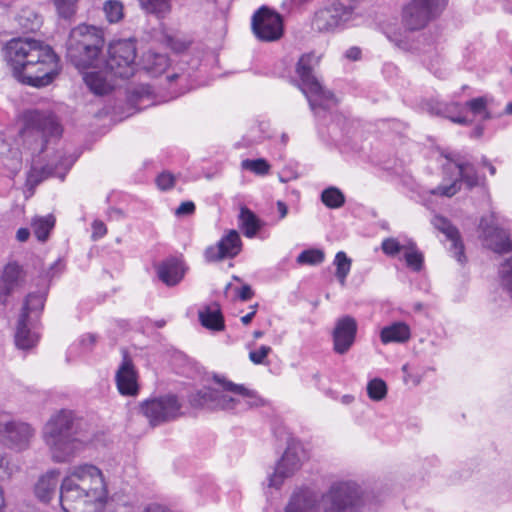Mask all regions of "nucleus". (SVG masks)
Instances as JSON below:
<instances>
[{"mask_svg": "<svg viewBox=\"0 0 512 512\" xmlns=\"http://www.w3.org/2000/svg\"><path fill=\"white\" fill-rule=\"evenodd\" d=\"M5 59L14 77L33 87L49 85L59 70V59L53 49L30 38L10 40L5 46Z\"/></svg>", "mask_w": 512, "mask_h": 512, "instance_id": "obj_1", "label": "nucleus"}, {"mask_svg": "<svg viewBox=\"0 0 512 512\" xmlns=\"http://www.w3.org/2000/svg\"><path fill=\"white\" fill-rule=\"evenodd\" d=\"M108 498L109 491L102 470L89 463L70 467L59 488L63 512H101Z\"/></svg>", "mask_w": 512, "mask_h": 512, "instance_id": "obj_2", "label": "nucleus"}, {"mask_svg": "<svg viewBox=\"0 0 512 512\" xmlns=\"http://www.w3.org/2000/svg\"><path fill=\"white\" fill-rule=\"evenodd\" d=\"M361 487L354 481H335L322 493L310 489L295 491L285 512H362Z\"/></svg>", "mask_w": 512, "mask_h": 512, "instance_id": "obj_3", "label": "nucleus"}, {"mask_svg": "<svg viewBox=\"0 0 512 512\" xmlns=\"http://www.w3.org/2000/svg\"><path fill=\"white\" fill-rule=\"evenodd\" d=\"M42 439L56 463L70 461L89 441L88 436L79 430V422L74 413L66 409L50 416L43 427Z\"/></svg>", "mask_w": 512, "mask_h": 512, "instance_id": "obj_4", "label": "nucleus"}, {"mask_svg": "<svg viewBox=\"0 0 512 512\" xmlns=\"http://www.w3.org/2000/svg\"><path fill=\"white\" fill-rule=\"evenodd\" d=\"M214 379L220 388L204 387L192 393L189 396L192 407L241 413L263 405V399L244 385L222 380L218 376Z\"/></svg>", "mask_w": 512, "mask_h": 512, "instance_id": "obj_5", "label": "nucleus"}, {"mask_svg": "<svg viewBox=\"0 0 512 512\" xmlns=\"http://www.w3.org/2000/svg\"><path fill=\"white\" fill-rule=\"evenodd\" d=\"M105 46L104 33L94 25L80 24L71 29L66 41V58L80 71L96 67Z\"/></svg>", "mask_w": 512, "mask_h": 512, "instance_id": "obj_6", "label": "nucleus"}, {"mask_svg": "<svg viewBox=\"0 0 512 512\" xmlns=\"http://www.w3.org/2000/svg\"><path fill=\"white\" fill-rule=\"evenodd\" d=\"M320 58L314 53L301 56L297 63L296 72L301 79L300 89L306 96L311 110L318 115L320 110H329L336 106L337 99L334 94L325 89L314 75V68L319 64Z\"/></svg>", "mask_w": 512, "mask_h": 512, "instance_id": "obj_7", "label": "nucleus"}, {"mask_svg": "<svg viewBox=\"0 0 512 512\" xmlns=\"http://www.w3.org/2000/svg\"><path fill=\"white\" fill-rule=\"evenodd\" d=\"M21 137L33 151L43 153L51 138H58L62 133L55 116L49 111L29 110L23 114Z\"/></svg>", "mask_w": 512, "mask_h": 512, "instance_id": "obj_8", "label": "nucleus"}, {"mask_svg": "<svg viewBox=\"0 0 512 512\" xmlns=\"http://www.w3.org/2000/svg\"><path fill=\"white\" fill-rule=\"evenodd\" d=\"M447 162L443 164L444 179L451 181L450 184H441L432 191V194L452 197L464 183L467 188L472 189L481 185L483 178L478 175L474 166L461 160L458 154H445Z\"/></svg>", "mask_w": 512, "mask_h": 512, "instance_id": "obj_9", "label": "nucleus"}, {"mask_svg": "<svg viewBox=\"0 0 512 512\" xmlns=\"http://www.w3.org/2000/svg\"><path fill=\"white\" fill-rule=\"evenodd\" d=\"M36 435L35 428L28 422L12 419L0 411V441L10 450L22 452L30 448Z\"/></svg>", "mask_w": 512, "mask_h": 512, "instance_id": "obj_10", "label": "nucleus"}, {"mask_svg": "<svg viewBox=\"0 0 512 512\" xmlns=\"http://www.w3.org/2000/svg\"><path fill=\"white\" fill-rule=\"evenodd\" d=\"M136 42L134 39H122L110 43L106 68L115 77L129 78L136 69Z\"/></svg>", "mask_w": 512, "mask_h": 512, "instance_id": "obj_11", "label": "nucleus"}, {"mask_svg": "<svg viewBox=\"0 0 512 512\" xmlns=\"http://www.w3.org/2000/svg\"><path fill=\"white\" fill-rule=\"evenodd\" d=\"M181 408L178 398L172 394L150 398L140 404V412L152 427L177 419L181 415Z\"/></svg>", "mask_w": 512, "mask_h": 512, "instance_id": "obj_12", "label": "nucleus"}, {"mask_svg": "<svg viewBox=\"0 0 512 512\" xmlns=\"http://www.w3.org/2000/svg\"><path fill=\"white\" fill-rule=\"evenodd\" d=\"M448 0H412L402 12V22L409 31L423 29L447 4Z\"/></svg>", "mask_w": 512, "mask_h": 512, "instance_id": "obj_13", "label": "nucleus"}, {"mask_svg": "<svg viewBox=\"0 0 512 512\" xmlns=\"http://www.w3.org/2000/svg\"><path fill=\"white\" fill-rule=\"evenodd\" d=\"M73 162L74 160L70 156L66 157L59 152L45 165H42L38 159H33L26 178L27 188L32 191L48 177H58L63 180Z\"/></svg>", "mask_w": 512, "mask_h": 512, "instance_id": "obj_14", "label": "nucleus"}, {"mask_svg": "<svg viewBox=\"0 0 512 512\" xmlns=\"http://www.w3.org/2000/svg\"><path fill=\"white\" fill-rule=\"evenodd\" d=\"M252 30L261 41H276L283 35V19L277 12L263 6L252 17Z\"/></svg>", "mask_w": 512, "mask_h": 512, "instance_id": "obj_15", "label": "nucleus"}, {"mask_svg": "<svg viewBox=\"0 0 512 512\" xmlns=\"http://www.w3.org/2000/svg\"><path fill=\"white\" fill-rule=\"evenodd\" d=\"M480 238L483 245L497 254L507 253L512 243L506 231L496 223L494 215L483 216L479 224Z\"/></svg>", "mask_w": 512, "mask_h": 512, "instance_id": "obj_16", "label": "nucleus"}, {"mask_svg": "<svg viewBox=\"0 0 512 512\" xmlns=\"http://www.w3.org/2000/svg\"><path fill=\"white\" fill-rule=\"evenodd\" d=\"M242 251V240L238 231L228 230L216 245L208 246L204 251L207 262H219L224 259H232Z\"/></svg>", "mask_w": 512, "mask_h": 512, "instance_id": "obj_17", "label": "nucleus"}, {"mask_svg": "<svg viewBox=\"0 0 512 512\" xmlns=\"http://www.w3.org/2000/svg\"><path fill=\"white\" fill-rule=\"evenodd\" d=\"M26 273L22 266L16 262H9L0 276V302L8 303L12 294L20 290L25 283Z\"/></svg>", "mask_w": 512, "mask_h": 512, "instance_id": "obj_18", "label": "nucleus"}, {"mask_svg": "<svg viewBox=\"0 0 512 512\" xmlns=\"http://www.w3.org/2000/svg\"><path fill=\"white\" fill-rule=\"evenodd\" d=\"M357 322L349 316L339 318L333 329V348L338 354H345L354 344L357 333Z\"/></svg>", "mask_w": 512, "mask_h": 512, "instance_id": "obj_19", "label": "nucleus"}, {"mask_svg": "<svg viewBox=\"0 0 512 512\" xmlns=\"http://www.w3.org/2000/svg\"><path fill=\"white\" fill-rule=\"evenodd\" d=\"M301 466V459L295 447L289 446L280 461L277 463L275 471L269 477V486L279 488L284 480L291 477Z\"/></svg>", "mask_w": 512, "mask_h": 512, "instance_id": "obj_20", "label": "nucleus"}, {"mask_svg": "<svg viewBox=\"0 0 512 512\" xmlns=\"http://www.w3.org/2000/svg\"><path fill=\"white\" fill-rule=\"evenodd\" d=\"M137 378L134 364L125 354L115 376L119 393L124 396H136L139 391Z\"/></svg>", "mask_w": 512, "mask_h": 512, "instance_id": "obj_21", "label": "nucleus"}, {"mask_svg": "<svg viewBox=\"0 0 512 512\" xmlns=\"http://www.w3.org/2000/svg\"><path fill=\"white\" fill-rule=\"evenodd\" d=\"M432 224L451 242L449 249L453 253V257L459 263H464L466 261L464 245L460 239V234L457 228H455L446 218L442 216H435L432 220Z\"/></svg>", "mask_w": 512, "mask_h": 512, "instance_id": "obj_22", "label": "nucleus"}, {"mask_svg": "<svg viewBox=\"0 0 512 512\" xmlns=\"http://www.w3.org/2000/svg\"><path fill=\"white\" fill-rule=\"evenodd\" d=\"M59 470L52 469L41 475L34 484L33 493L41 503H49L56 495L59 484Z\"/></svg>", "mask_w": 512, "mask_h": 512, "instance_id": "obj_23", "label": "nucleus"}, {"mask_svg": "<svg viewBox=\"0 0 512 512\" xmlns=\"http://www.w3.org/2000/svg\"><path fill=\"white\" fill-rule=\"evenodd\" d=\"M347 13L337 14L336 2H333L315 13L313 26L318 31H331L345 24Z\"/></svg>", "mask_w": 512, "mask_h": 512, "instance_id": "obj_24", "label": "nucleus"}, {"mask_svg": "<svg viewBox=\"0 0 512 512\" xmlns=\"http://www.w3.org/2000/svg\"><path fill=\"white\" fill-rule=\"evenodd\" d=\"M347 13L337 14L336 2H333L315 13L313 26L318 31H331L345 24Z\"/></svg>", "mask_w": 512, "mask_h": 512, "instance_id": "obj_25", "label": "nucleus"}, {"mask_svg": "<svg viewBox=\"0 0 512 512\" xmlns=\"http://www.w3.org/2000/svg\"><path fill=\"white\" fill-rule=\"evenodd\" d=\"M425 109L431 115L447 118L457 124L467 125L469 123L466 117L461 116L462 107L458 102L446 103L431 100L425 104Z\"/></svg>", "mask_w": 512, "mask_h": 512, "instance_id": "obj_26", "label": "nucleus"}, {"mask_svg": "<svg viewBox=\"0 0 512 512\" xmlns=\"http://www.w3.org/2000/svg\"><path fill=\"white\" fill-rule=\"evenodd\" d=\"M184 274V264L176 257L164 260L157 267V275L159 279L167 286L177 285L183 279Z\"/></svg>", "mask_w": 512, "mask_h": 512, "instance_id": "obj_27", "label": "nucleus"}, {"mask_svg": "<svg viewBox=\"0 0 512 512\" xmlns=\"http://www.w3.org/2000/svg\"><path fill=\"white\" fill-rule=\"evenodd\" d=\"M31 325V321L26 319V314H20L15 332V344L19 349H31L38 342V334L31 329Z\"/></svg>", "mask_w": 512, "mask_h": 512, "instance_id": "obj_28", "label": "nucleus"}, {"mask_svg": "<svg viewBox=\"0 0 512 512\" xmlns=\"http://www.w3.org/2000/svg\"><path fill=\"white\" fill-rule=\"evenodd\" d=\"M410 328L403 322H395L381 329L380 339L383 344L405 343L410 339Z\"/></svg>", "mask_w": 512, "mask_h": 512, "instance_id": "obj_29", "label": "nucleus"}, {"mask_svg": "<svg viewBox=\"0 0 512 512\" xmlns=\"http://www.w3.org/2000/svg\"><path fill=\"white\" fill-rule=\"evenodd\" d=\"M500 297L503 302L508 304L512 300V257L506 258L500 263L498 270Z\"/></svg>", "mask_w": 512, "mask_h": 512, "instance_id": "obj_30", "label": "nucleus"}, {"mask_svg": "<svg viewBox=\"0 0 512 512\" xmlns=\"http://www.w3.org/2000/svg\"><path fill=\"white\" fill-rule=\"evenodd\" d=\"M239 227L247 238H253L262 228V223L253 211L242 207L239 213Z\"/></svg>", "mask_w": 512, "mask_h": 512, "instance_id": "obj_31", "label": "nucleus"}, {"mask_svg": "<svg viewBox=\"0 0 512 512\" xmlns=\"http://www.w3.org/2000/svg\"><path fill=\"white\" fill-rule=\"evenodd\" d=\"M169 66V59L164 54L149 52L144 58V68L152 77L161 75Z\"/></svg>", "mask_w": 512, "mask_h": 512, "instance_id": "obj_32", "label": "nucleus"}, {"mask_svg": "<svg viewBox=\"0 0 512 512\" xmlns=\"http://www.w3.org/2000/svg\"><path fill=\"white\" fill-rule=\"evenodd\" d=\"M201 324L210 330L221 331L224 329V319L219 309L205 308L199 312Z\"/></svg>", "mask_w": 512, "mask_h": 512, "instance_id": "obj_33", "label": "nucleus"}, {"mask_svg": "<svg viewBox=\"0 0 512 512\" xmlns=\"http://www.w3.org/2000/svg\"><path fill=\"white\" fill-rule=\"evenodd\" d=\"M83 80L87 87L96 95H105L110 89L111 85L103 77L100 72H87L83 75Z\"/></svg>", "mask_w": 512, "mask_h": 512, "instance_id": "obj_34", "label": "nucleus"}, {"mask_svg": "<svg viewBox=\"0 0 512 512\" xmlns=\"http://www.w3.org/2000/svg\"><path fill=\"white\" fill-rule=\"evenodd\" d=\"M0 166L7 171V176L13 178L22 167L20 151L18 149H9L6 155L0 157Z\"/></svg>", "mask_w": 512, "mask_h": 512, "instance_id": "obj_35", "label": "nucleus"}, {"mask_svg": "<svg viewBox=\"0 0 512 512\" xmlns=\"http://www.w3.org/2000/svg\"><path fill=\"white\" fill-rule=\"evenodd\" d=\"M54 225L55 218L52 215L35 217L31 223L34 235L41 242H45L48 239Z\"/></svg>", "mask_w": 512, "mask_h": 512, "instance_id": "obj_36", "label": "nucleus"}, {"mask_svg": "<svg viewBox=\"0 0 512 512\" xmlns=\"http://www.w3.org/2000/svg\"><path fill=\"white\" fill-rule=\"evenodd\" d=\"M334 265L336 266L335 276L339 283L343 286L346 283V278L351 270L352 260L346 255L345 252L339 251L334 258Z\"/></svg>", "mask_w": 512, "mask_h": 512, "instance_id": "obj_37", "label": "nucleus"}, {"mask_svg": "<svg viewBox=\"0 0 512 512\" xmlns=\"http://www.w3.org/2000/svg\"><path fill=\"white\" fill-rule=\"evenodd\" d=\"M45 297L40 293H30L24 302L21 314H26V319L31 321L32 314L40 312L44 307Z\"/></svg>", "mask_w": 512, "mask_h": 512, "instance_id": "obj_38", "label": "nucleus"}, {"mask_svg": "<svg viewBox=\"0 0 512 512\" xmlns=\"http://www.w3.org/2000/svg\"><path fill=\"white\" fill-rule=\"evenodd\" d=\"M141 7L158 17H164L171 11L170 0H138Z\"/></svg>", "mask_w": 512, "mask_h": 512, "instance_id": "obj_39", "label": "nucleus"}, {"mask_svg": "<svg viewBox=\"0 0 512 512\" xmlns=\"http://www.w3.org/2000/svg\"><path fill=\"white\" fill-rule=\"evenodd\" d=\"M321 200L328 208L337 209L344 205L345 196L338 188L329 187L322 192Z\"/></svg>", "mask_w": 512, "mask_h": 512, "instance_id": "obj_40", "label": "nucleus"}, {"mask_svg": "<svg viewBox=\"0 0 512 512\" xmlns=\"http://www.w3.org/2000/svg\"><path fill=\"white\" fill-rule=\"evenodd\" d=\"M103 12L109 23H118L124 16L123 4L118 0H107Z\"/></svg>", "mask_w": 512, "mask_h": 512, "instance_id": "obj_41", "label": "nucleus"}, {"mask_svg": "<svg viewBox=\"0 0 512 512\" xmlns=\"http://www.w3.org/2000/svg\"><path fill=\"white\" fill-rule=\"evenodd\" d=\"M20 27L25 31H33L40 25V18L31 9H23L17 16Z\"/></svg>", "mask_w": 512, "mask_h": 512, "instance_id": "obj_42", "label": "nucleus"}, {"mask_svg": "<svg viewBox=\"0 0 512 512\" xmlns=\"http://www.w3.org/2000/svg\"><path fill=\"white\" fill-rule=\"evenodd\" d=\"M488 99L486 97H477L473 98L466 102L465 106L470 110V112L481 119H489L490 113L487 109Z\"/></svg>", "mask_w": 512, "mask_h": 512, "instance_id": "obj_43", "label": "nucleus"}, {"mask_svg": "<svg viewBox=\"0 0 512 512\" xmlns=\"http://www.w3.org/2000/svg\"><path fill=\"white\" fill-rule=\"evenodd\" d=\"M368 397L373 401H381L387 395V385L385 381L380 378H374L367 384Z\"/></svg>", "mask_w": 512, "mask_h": 512, "instance_id": "obj_44", "label": "nucleus"}, {"mask_svg": "<svg viewBox=\"0 0 512 512\" xmlns=\"http://www.w3.org/2000/svg\"><path fill=\"white\" fill-rule=\"evenodd\" d=\"M325 259V254L320 249H307L297 256V263L300 265H319Z\"/></svg>", "mask_w": 512, "mask_h": 512, "instance_id": "obj_45", "label": "nucleus"}, {"mask_svg": "<svg viewBox=\"0 0 512 512\" xmlns=\"http://www.w3.org/2000/svg\"><path fill=\"white\" fill-rule=\"evenodd\" d=\"M18 470L19 467L11 461L8 455L0 451V481L11 479Z\"/></svg>", "mask_w": 512, "mask_h": 512, "instance_id": "obj_46", "label": "nucleus"}, {"mask_svg": "<svg viewBox=\"0 0 512 512\" xmlns=\"http://www.w3.org/2000/svg\"><path fill=\"white\" fill-rule=\"evenodd\" d=\"M241 166L245 170H249L257 175H265L269 172L270 165L262 158L250 160L245 159L242 161Z\"/></svg>", "mask_w": 512, "mask_h": 512, "instance_id": "obj_47", "label": "nucleus"}, {"mask_svg": "<svg viewBox=\"0 0 512 512\" xmlns=\"http://www.w3.org/2000/svg\"><path fill=\"white\" fill-rule=\"evenodd\" d=\"M78 0H53L60 17L69 19L76 13Z\"/></svg>", "mask_w": 512, "mask_h": 512, "instance_id": "obj_48", "label": "nucleus"}, {"mask_svg": "<svg viewBox=\"0 0 512 512\" xmlns=\"http://www.w3.org/2000/svg\"><path fill=\"white\" fill-rule=\"evenodd\" d=\"M335 2L337 14L341 16L342 13H347L345 17V24L352 20L358 0H335Z\"/></svg>", "mask_w": 512, "mask_h": 512, "instance_id": "obj_49", "label": "nucleus"}, {"mask_svg": "<svg viewBox=\"0 0 512 512\" xmlns=\"http://www.w3.org/2000/svg\"><path fill=\"white\" fill-rule=\"evenodd\" d=\"M407 265L414 271H419L423 265V256L416 250L407 251L404 255Z\"/></svg>", "mask_w": 512, "mask_h": 512, "instance_id": "obj_50", "label": "nucleus"}, {"mask_svg": "<svg viewBox=\"0 0 512 512\" xmlns=\"http://www.w3.org/2000/svg\"><path fill=\"white\" fill-rule=\"evenodd\" d=\"M270 346L262 345L258 350L249 352V359L256 365L264 364L266 357L271 353Z\"/></svg>", "mask_w": 512, "mask_h": 512, "instance_id": "obj_51", "label": "nucleus"}, {"mask_svg": "<svg viewBox=\"0 0 512 512\" xmlns=\"http://www.w3.org/2000/svg\"><path fill=\"white\" fill-rule=\"evenodd\" d=\"M156 184L162 191L169 190L175 184V176L170 172L164 171L156 178Z\"/></svg>", "mask_w": 512, "mask_h": 512, "instance_id": "obj_52", "label": "nucleus"}, {"mask_svg": "<svg viewBox=\"0 0 512 512\" xmlns=\"http://www.w3.org/2000/svg\"><path fill=\"white\" fill-rule=\"evenodd\" d=\"M402 249L399 242L393 238H387L382 242V250L387 255H396Z\"/></svg>", "mask_w": 512, "mask_h": 512, "instance_id": "obj_53", "label": "nucleus"}, {"mask_svg": "<svg viewBox=\"0 0 512 512\" xmlns=\"http://www.w3.org/2000/svg\"><path fill=\"white\" fill-rule=\"evenodd\" d=\"M402 372L404 373L403 380L406 384L412 383L414 386L420 384L422 376L419 374L410 373L408 364H404L402 366Z\"/></svg>", "mask_w": 512, "mask_h": 512, "instance_id": "obj_54", "label": "nucleus"}, {"mask_svg": "<svg viewBox=\"0 0 512 512\" xmlns=\"http://www.w3.org/2000/svg\"><path fill=\"white\" fill-rule=\"evenodd\" d=\"M107 233V228L102 221L95 220L92 223V239L98 240Z\"/></svg>", "mask_w": 512, "mask_h": 512, "instance_id": "obj_55", "label": "nucleus"}, {"mask_svg": "<svg viewBox=\"0 0 512 512\" xmlns=\"http://www.w3.org/2000/svg\"><path fill=\"white\" fill-rule=\"evenodd\" d=\"M195 211V204L192 201L182 202L176 209V215H190Z\"/></svg>", "mask_w": 512, "mask_h": 512, "instance_id": "obj_56", "label": "nucleus"}, {"mask_svg": "<svg viewBox=\"0 0 512 512\" xmlns=\"http://www.w3.org/2000/svg\"><path fill=\"white\" fill-rule=\"evenodd\" d=\"M254 296L252 288L245 284L238 290V297L242 301H248Z\"/></svg>", "mask_w": 512, "mask_h": 512, "instance_id": "obj_57", "label": "nucleus"}, {"mask_svg": "<svg viewBox=\"0 0 512 512\" xmlns=\"http://www.w3.org/2000/svg\"><path fill=\"white\" fill-rule=\"evenodd\" d=\"M391 41H393L397 47H399L400 49H402L404 51H410L413 49L412 43H410L407 40L394 37V38H391Z\"/></svg>", "mask_w": 512, "mask_h": 512, "instance_id": "obj_58", "label": "nucleus"}, {"mask_svg": "<svg viewBox=\"0 0 512 512\" xmlns=\"http://www.w3.org/2000/svg\"><path fill=\"white\" fill-rule=\"evenodd\" d=\"M345 56L350 60H358L361 56V50L358 47H351L346 51Z\"/></svg>", "mask_w": 512, "mask_h": 512, "instance_id": "obj_59", "label": "nucleus"}, {"mask_svg": "<svg viewBox=\"0 0 512 512\" xmlns=\"http://www.w3.org/2000/svg\"><path fill=\"white\" fill-rule=\"evenodd\" d=\"M30 236V231L28 228H20L16 233V238L19 242H25L28 240Z\"/></svg>", "mask_w": 512, "mask_h": 512, "instance_id": "obj_60", "label": "nucleus"}, {"mask_svg": "<svg viewBox=\"0 0 512 512\" xmlns=\"http://www.w3.org/2000/svg\"><path fill=\"white\" fill-rule=\"evenodd\" d=\"M151 93L150 86H141L135 89L134 95L137 99H141L145 95H149Z\"/></svg>", "mask_w": 512, "mask_h": 512, "instance_id": "obj_61", "label": "nucleus"}, {"mask_svg": "<svg viewBox=\"0 0 512 512\" xmlns=\"http://www.w3.org/2000/svg\"><path fill=\"white\" fill-rule=\"evenodd\" d=\"M141 512H171L165 507L157 504H151L145 507Z\"/></svg>", "mask_w": 512, "mask_h": 512, "instance_id": "obj_62", "label": "nucleus"}, {"mask_svg": "<svg viewBox=\"0 0 512 512\" xmlns=\"http://www.w3.org/2000/svg\"><path fill=\"white\" fill-rule=\"evenodd\" d=\"M96 336L94 334H86V335H83L82 338H81V344L88 347V346H92L95 344L96 342Z\"/></svg>", "mask_w": 512, "mask_h": 512, "instance_id": "obj_63", "label": "nucleus"}, {"mask_svg": "<svg viewBox=\"0 0 512 512\" xmlns=\"http://www.w3.org/2000/svg\"><path fill=\"white\" fill-rule=\"evenodd\" d=\"M277 209H278L280 218L281 219L285 218L288 213V208H287L286 204L282 201H278Z\"/></svg>", "mask_w": 512, "mask_h": 512, "instance_id": "obj_64", "label": "nucleus"}]
</instances>
